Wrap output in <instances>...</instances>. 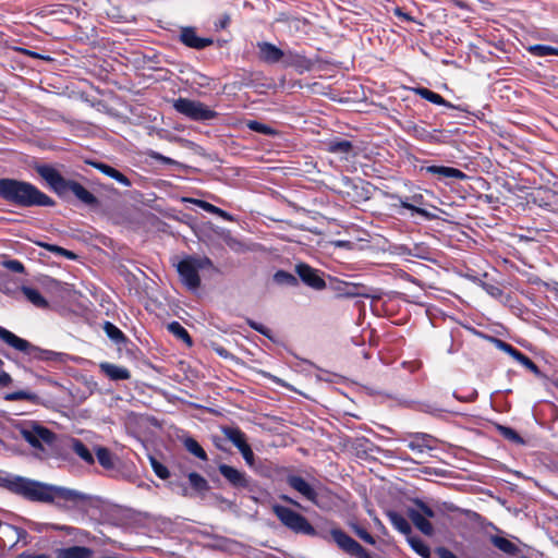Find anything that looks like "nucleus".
Masks as SVG:
<instances>
[{"mask_svg": "<svg viewBox=\"0 0 558 558\" xmlns=\"http://www.w3.org/2000/svg\"><path fill=\"white\" fill-rule=\"evenodd\" d=\"M3 486L11 493L20 495L32 501L56 502L65 506L66 502L75 506L86 499V496L75 489L54 486L29 480L22 476H10L3 480Z\"/></svg>", "mask_w": 558, "mask_h": 558, "instance_id": "1", "label": "nucleus"}, {"mask_svg": "<svg viewBox=\"0 0 558 558\" xmlns=\"http://www.w3.org/2000/svg\"><path fill=\"white\" fill-rule=\"evenodd\" d=\"M0 198L20 207L54 205L51 197L32 183L11 178L0 179Z\"/></svg>", "mask_w": 558, "mask_h": 558, "instance_id": "2", "label": "nucleus"}, {"mask_svg": "<svg viewBox=\"0 0 558 558\" xmlns=\"http://www.w3.org/2000/svg\"><path fill=\"white\" fill-rule=\"evenodd\" d=\"M38 174L47 181L51 189L60 196L72 192L75 197L87 206H97V197L86 190L81 183L64 179L58 170L50 166H41L37 168Z\"/></svg>", "mask_w": 558, "mask_h": 558, "instance_id": "3", "label": "nucleus"}, {"mask_svg": "<svg viewBox=\"0 0 558 558\" xmlns=\"http://www.w3.org/2000/svg\"><path fill=\"white\" fill-rule=\"evenodd\" d=\"M22 438L33 448L34 456L38 459H48L52 456L56 447L57 435L50 429L32 425L21 430Z\"/></svg>", "mask_w": 558, "mask_h": 558, "instance_id": "4", "label": "nucleus"}, {"mask_svg": "<svg viewBox=\"0 0 558 558\" xmlns=\"http://www.w3.org/2000/svg\"><path fill=\"white\" fill-rule=\"evenodd\" d=\"M0 339L15 350L24 352L31 360L46 362H59L62 360L61 353L36 347L3 327H0Z\"/></svg>", "mask_w": 558, "mask_h": 558, "instance_id": "5", "label": "nucleus"}, {"mask_svg": "<svg viewBox=\"0 0 558 558\" xmlns=\"http://www.w3.org/2000/svg\"><path fill=\"white\" fill-rule=\"evenodd\" d=\"M213 262L206 256H187L177 265V270L182 282L190 289L196 290L201 286L198 271L203 269H214Z\"/></svg>", "mask_w": 558, "mask_h": 558, "instance_id": "6", "label": "nucleus"}, {"mask_svg": "<svg viewBox=\"0 0 558 558\" xmlns=\"http://www.w3.org/2000/svg\"><path fill=\"white\" fill-rule=\"evenodd\" d=\"M272 511L279 521L292 532L311 536L316 535V530L308 520L294 510L284 506L275 505L272 506Z\"/></svg>", "mask_w": 558, "mask_h": 558, "instance_id": "7", "label": "nucleus"}, {"mask_svg": "<svg viewBox=\"0 0 558 558\" xmlns=\"http://www.w3.org/2000/svg\"><path fill=\"white\" fill-rule=\"evenodd\" d=\"M174 109L193 119V120H209L215 117V112L199 101L191 100L187 98H179L174 101Z\"/></svg>", "mask_w": 558, "mask_h": 558, "instance_id": "8", "label": "nucleus"}, {"mask_svg": "<svg viewBox=\"0 0 558 558\" xmlns=\"http://www.w3.org/2000/svg\"><path fill=\"white\" fill-rule=\"evenodd\" d=\"M332 539L347 554L356 558H371L369 554L351 536L339 529L330 532Z\"/></svg>", "mask_w": 558, "mask_h": 558, "instance_id": "9", "label": "nucleus"}, {"mask_svg": "<svg viewBox=\"0 0 558 558\" xmlns=\"http://www.w3.org/2000/svg\"><path fill=\"white\" fill-rule=\"evenodd\" d=\"M435 515L432 508L426 506L424 502L418 501L415 509L409 510V518L413 524L425 535L430 536L434 532L432 523L428 521L429 518Z\"/></svg>", "mask_w": 558, "mask_h": 558, "instance_id": "10", "label": "nucleus"}, {"mask_svg": "<svg viewBox=\"0 0 558 558\" xmlns=\"http://www.w3.org/2000/svg\"><path fill=\"white\" fill-rule=\"evenodd\" d=\"M287 483L305 499L310 500L319 508H324L323 502L319 500V493L303 477L299 475H289L287 476Z\"/></svg>", "mask_w": 558, "mask_h": 558, "instance_id": "11", "label": "nucleus"}, {"mask_svg": "<svg viewBox=\"0 0 558 558\" xmlns=\"http://www.w3.org/2000/svg\"><path fill=\"white\" fill-rule=\"evenodd\" d=\"M295 272L307 287L320 291L326 288V282L320 276V271L307 264L300 263L295 265Z\"/></svg>", "mask_w": 558, "mask_h": 558, "instance_id": "12", "label": "nucleus"}, {"mask_svg": "<svg viewBox=\"0 0 558 558\" xmlns=\"http://www.w3.org/2000/svg\"><path fill=\"white\" fill-rule=\"evenodd\" d=\"M390 198L399 202V205L396 203H392L391 204L392 208L397 209L398 207H401V208L411 210L412 214H418L426 218L430 217L429 213L426 209L421 207L424 204V197L422 194H414L404 199L396 194H392V195H390Z\"/></svg>", "mask_w": 558, "mask_h": 558, "instance_id": "13", "label": "nucleus"}, {"mask_svg": "<svg viewBox=\"0 0 558 558\" xmlns=\"http://www.w3.org/2000/svg\"><path fill=\"white\" fill-rule=\"evenodd\" d=\"M258 48V57L259 59L268 64H275L278 62H282L286 57V51L278 48L271 43L268 41H259L257 43Z\"/></svg>", "mask_w": 558, "mask_h": 558, "instance_id": "14", "label": "nucleus"}, {"mask_svg": "<svg viewBox=\"0 0 558 558\" xmlns=\"http://www.w3.org/2000/svg\"><path fill=\"white\" fill-rule=\"evenodd\" d=\"M220 474L234 487L246 488L250 486V480L247 475L228 464H220L218 466Z\"/></svg>", "mask_w": 558, "mask_h": 558, "instance_id": "15", "label": "nucleus"}, {"mask_svg": "<svg viewBox=\"0 0 558 558\" xmlns=\"http://www.w3.org/2000/svg\"><path fill=\"white\" fill-rule=\"evenodd\" d=\"M283 65L292 66L298 72L303 73L311 71L314 66V62L302 53L292 50H287L283 60Z\"/></svg>", "mask_w": 558, "mask_h": 558, "instance_id": "16", "label": "nucleus"}, {"mask_svg": "<svg viewBox=\"0 0 558 558\" xmlns=\"http://www.w3.org/2000/svg\"><path fill=\"white\" fill-rule=\"evenodd\" d=\"M180 38L184 45L195 49H203L213 44V39L198 37L191 27L183 28Z\"/></svg>", "mask_w": 558, "mask_h": 558, "instance_id": "17", "label": "nucleus"}, {"mask_svg": "<svg viewBox=\"0 0 558 558\" xmlns=\"http://www.w3.org/2000/svg\"><path fill=\"white\" fill-rule=\"evenodd\" d=\"M87 163L93 166L104 174L114 179L123 186H131V181L122 172L118 171L113 167L98 161H87Z\"/></svg>", "mask_w": 558, "mask_h": 558, "instance_id": "18", "label": "nucleus"}, {"mask_svg": "<svg viewBox=\"0 0 558 558\" xmlns=\"http://www.w3.org/2000/svg\"><path fill=\"white\" fill-rule=\"evenodd\" d=\"M101 372L111 380H126L131 377V373L126 367L111 364L108 362L99 365Z\"/></svg>", "mask_w": 558, "mask_h": 558, "instance_id": "19", "label": "nucleus"}, {"mask_svg": "<svg viewBox=\"0 0 558 558\" xmlns=\"http://www.w3.org/2000/svg\"><path fill=\"white\" fill-rule=\"evenodd\" d=\"M428 173L438 175L439 178H449L456 180H464L466 179V174L461 170L452 167L445 166H429L426 168Z\"/></svg>", "mask_w": 558, "mask_h": 558, "instance_id": "20", "label": "nucleus"}, {"mask_svg": "<svg viewBox=\"0 0 558 558\" xmlns=\"http://www.w3.org/2000/svg\"><path fill=\"white\" fill-rule=\"evenodd\" d=\"M183 202L192 203V204L201 207L202 209H204L207 213L218 215L219 217L223 218L227 221L233 220V217L229 213H227V211L220 209L219 207H216L215 205H213L208 202H205L203 199L184 197Z\"/></svg>", "mask_w": 558, "mask_h": 558, "instance_id": "21", "label": "nucleus"}, {"mask_svg": "<svg viewBox=\"0 0 558 558\" xmlns=\"http://www.w3.org/2000/svg\"><path fill=\"white\" fill-rule=\"evenodd\" d=\"M93 550L84 546H72L57 550V558H92Z\"/></svg>", "mask_w": 558, "mask_h": 558, "instance_id": "22", "label": "nucleus"}, {"mask_svg": "<svg viewBox=\"0 0 558 558\" xmlns=\"http://www.w3.org/2000/svg\"><path fill=\"white\" fill-rule=\"evenodd\" d=\"M434 438L427 434H416L413 439L408 444V447L415 452L423 453L426 450H433L434 446L430 445Z\"/></svg>", "mask_w": 558, "mask_h": 558, "instance_id": "23", "label": "nucleus"}, {"mask_svg": "<svg viewBox=\"0 0 558 558\" xmlns=\"http://www.w3.org/2000/svg\"><path fill=\"white\" fill-rule=\"evenodd\" d=\"M95 454L99 464L104 469L113 470L116 468L118 459L108 448L98 446L95 449Z\"/></svg>", "mask_w": 558, "mask_h": 558, "instance_id": "24", "label": "nucleus"}, {"mask_svg": "<svg viewBox=\"0 0 558 558\" xmlns=\"http://www.w3.org/2000/svg\"><path fill=\"white\" fill-rule=\"evenodd\" d=\"M71 449L88 465L95 463V458L92 451L77 438L70 439Z\"/></svg>", "mask_w": 558, "mask_h": 558, "instance_id": "25", "label": "nucleus"}, {"mask_svg": "<svg viewBox=\"0 0 558 558\" xmlns=\"http://www.w3.org/2000/svg\"><path fill=\"white\" fill-rule=\"evenodd\" d=\"M492 544L497 547L499 550L504 551L507 555L515 556L519 553V547L502 536L493 535L490 537Z\"/></svg>", "mask_w": 558, "mask_h": 558, "instance_id": "26", "label": "nucleus"}, {"mask_svg": "<svg viewBox=\"0 0 558 558\" xmlns=\"http://www.w3.org/2000/svg\"><path fill=\"white\" fill-rule=\"evenodd\" d=\"M25 298L36 307L38 308H48V301L34 288L23 286L21 288Z\"/></svg>", "mask_w": 558, "mask_h": 558, "instance_id": "27", "label": "nucleus"}, {"mask_svg": "<svg viewBox=\"0 0 558 558\" xmlns=\"http://www.w3.org/2000/svg\"><path fill=\"white\" fill-rule=\"evenodd\" d=\"M387 517L396 530H398L400 533L404 535L410 536L411 525L402 514L396 511H389L387 513Z\"/></svg>", "mask_w": 558, "mask_h": 558, "instance_id": "28", "label": "nucleus"}, {"mask_svg": "<svg viewBox=\"0 0 558 558\" xmlns=\"http://www.w3.org/2000/svg\"><path fill=\"white\" fill-rule=\"evenodd\" d=\"M414 92L416 95L421 96L423 99L430 101L435 105L451 107V105L447 100H445L439 94H437L428 88L417 87L414 89Z\"/></svg>", "mask_w": 558, "mask_h": 558, "instance_id": "29", "label": "nucleus"}, {"mask_svg": "<svg viewBox=\"0 0 558 558\" xmlns=\"http://www.w3.org/2000/svg\"><path fill=\"white\" fill-rule=\"evenodd\" d=\"M327 145L328 151L332 154L348 155L353 149L352 143L345 140H332Z\"/></svg>", "mask_w": 558, "mask_h": 558, "instance_id": "30", "label": "nucleus"}, {"mask_svg": "<svg viewBox=\"0 0 558 558\" xmlns=\"http://www.w3.org/2000/svg\"><path fill=\"white\" fill-rule=\"evenodd\" d=\"M222 433L235 447L247 440L246 435L238 427H223Z\"/></svg>", "mask_w": 558, "mask_h": 558, "instance_id": "31", "label": "nucleus"}, {"mask_svg": "<svg viewBox=\"0 0 558 558\" xmlns=\"http://www.w3.org/2000/svg\"><path fill=\"white\" fill-rule=\"evenodd\" d=\"M168 330L178 339L184 341L189 345L192 344V339L187 330L178 322H172L168 325Z\"/></svg>", "mask_w": 558, "mask_h": 558, "instance_id": "32", "label": "nucleus"}, {"mask_svg": "<svg viewBox=\"0 0 558 558\" xmlns=\"http://www.w3.org/2000/svg\"><path fill=\"white\" fill-rule=\"evenodd\" d=\"M527 51L535 57L558 56V48L547 45H533Z\"/></svg>", "mask_w": 558, "mask_h": 558, "instance_id": "33", "label": "nucleus"}, {"mask_svg": "<svg viewBox=\"0 0 558 558\" xmlns=\"http://www.w3.org/2000/svg\"><path fill=\"white\" fill-rule=\"evenodd\" d=\"M104 331L116 343H121L125 341V337L123 332L112 323L106 322L104 324Z\"/></svg>", "mask_w": 558, "mask_h": 558, "instance_id": "34", "label": "nucleus"}, {"mask_svg": "<svg viewBox=\"0 0 558 558\" xmlns=\"http://www.w3.org/2000/svg\"><path fill=\"white\" fill-rule=\"evenodd\" d=\"M408 542L412 549L424 558H428L430 555L429 547L420 538L414 536H408Z\"/></svg>", "mask_w": 558, "mask_h": 558, "instance_id": "35", "label": "nucleus"}, {"mask_svg": "<svg viewBox=\"0 0 558 558\" xmlns=\"http://www.w3.org/2000/svg\"><path fill=\"white\" fill-rule=\"evenodd\" d=\"M185 448L195 457L199 458L201 460H207V454L205 450L201 447V445L193 438H187L184 441Z\"/></svg>", "mask_w": 558, "mask_h": 558, "instance_id": "36", "label": "nucleus"}, {"mask_svg": "<svg viewBox=\"0 0 558 558\" xmlns=\"http://www.w3.org/2000/svg\"><path fill=\"white\" fill-rule=\"evenodd\" d=\"M189 481L191 486L197 492H206L209 488L208 482L198 473H190Z\"/></svg>", "mask_w": 558, "mask_h": 558, "instance_id": "37", "label": "nucleus"}, {"mask_svg": "<svg viewBox=\"0 0 558 558\" xmlns=\"http://www.w3.org/2000/svg\"><path fill=\"white\" fill-rule=\"evenodd\" d=\"M38 245L41 246V247H45L49 252H52V253H56L58 255L64 256L68 259H75L76 258V255L73 252L68 251V250H65V248H63L61 246L53 245V244H48V243H41V242H39Z\"/></svg>", "mask_w": 558, "mask_h": 558, "instance_id": "38", "label": "nucleus"}, {"mask_svg": "<svg viewBox=\"0 0 558 558\" xmlns=\"http://www.w3.org/2000/svg\"><path fill=\"white\" fill-rule=\"evenodd\" d=\"M275 281L280 284H287V286H298V279L292 274L279 270L275 274Z\"/></svg>", "mask_w": 558, "mask_h": 558, "instance_id": "39", "label": "nucleus"}, {"mask_svg": "<svg viewBox=\"0 0 558 558\" xmlns=\"http://www.w3.org/2000/svg\"><path fill=\"white\" fill-rule=\"evenodd\" d=\"M7 400H9V401L28 400V401L35 402L38 400V397L31 391L20 390V391H14V392L9 393L7 396Z\"/></svg>", "mask_w": 558, "mask_h": 558, "instance_id": "40", "label": "nucleus"}, {"mask_svg": "<svg viewBox=\"0 0 558 558\" xmlns=\"http://www.w3.org/2000/svg\"><path fill=\"white\" fill-rule=\"evenodd\" d=\"M492 341L493 343L495 344V347L506 353H508L509 355H511L514 360H517L518 357V354H520L521 352L518 351L517 349H514L511 344L500 340V339H497V338H492Z\"/></svg>", "mask_w": 558, "mask_h": 558, "instance_id": "41", "label": "nucleus"}, {"mask_svg": "<svg viewBox=\"0 0 558 558\" xmlns=\"http://www.w3.org/2000/svg\"><path fill=\"white\" fill-rule=\"evenodd\" d=\"M247 128L254 132L266 134V135H274L276 134V131L272 130L270 126L260 123L258 121H248L246 123Z\"/></svg>", "mask_w": 558, "mask_h": 558, "instance_id": "42", "label": "nucleus"}, {"mask_svg": "<svg viewBox=\"0 0 558 558\" xmlns=\"http://www.w3.org/2000/svg\"><path fill=\"white\" fill-rule=\"evenodd\" d=\"M1 265L13 272L23 274L25 271L24 265L17 259H3Z\"/></svg>", "mask_w": 558, "mask_h": 558, "instance_id": "43", "label": "nucleus"}, {"mask_svg": "<svg viewBox=\"0 0 558 558\" xmlns=\"http://www.w3.org/2000/svg\"><path fill=\"white\" fill-rule=\"evenodd\" d=\"M150 464L158 477H160L161 480H166L169 477L170 473L168 469L159 461H157L155 458H150Z\"/></svg>", "mask_w": 558, "mask_h": 558, "instance_id": "44", "label": "nucleus"}, {"mask_svg": "<svg viewBox=\"0 0 558 558\" xmlns=\"http://www.w3.org/2000/svg\"><path fill=\"white\" fill-rule=\"evenodd\" d=\"M515 361H518L521 365H523L524 367H526L534 374H536V375L539 374V369H538L537 365L530 357L524 355L523 353L518 354V357Z\"/></svg>", "mask_w": 558, "mask_h": 558, "instance_id": "45", "label": "nucleus"}, {"mask_svg": "<svg viewBox=\"0 0 558 558\" xmlns=\"http://www.w3.org/2000/svg\"><path fill=\"white\" fill-rule=\"evenodd\" d=\"M353 531L365 543L371 544V545L375 544V538L364 527L354 525Z\"/></svg>", "mask_w": 558, "mask_h": 558, "instance_id": "46", "label": "nucleus"}, {"mask_svg": "<svg viewBox=\"0 0 558 558\" xmlns=\"http://www.w3.org/2000/svg\"><path fill=\"white\" fill-rule=\"evenodd\" d=\"M146 155L151 158V159H155L157 161H161L162 163H166V165H178V162L169 157H166L155 150H147Z\"/></svg>", "mask_w": 558, "mask_h": 558, "instance_id": "47", "label": "nucleus"}, {"mask_svg": "<svg viewBox=\"0 0 558 558\" xmlns=\"http://www.w3.org/2000/svg\"><path fill=\"white\" fill-rule=\"evenodd\" d=\"M247 324L251 328H253L254 330L258 331L259 333L266 336L267 338L271 337L270 330L268 328H266L264 325L256 323L252 319H247Z\"/></svg>", "mask_w": 558, "mask_h": 558, "instance_id": "48", "label": "nucleus"}, {"mask_svg": "<svg viewBox=\"0 0 558 558\" xmlns=\"http://www.w3.org/2000/svg\"><path fill=\"white\" fill-rule=\"evenodd\" d=\"M245 463L250 466V468H254L255 465V454L251 448V446L245 449V450H242L241 452Z\"/></svg>", "mask_w": 558, "mask_h": 558, "instance_id": "49", "label": "nucleus"}, {"mask_svg": "<svg viewBox=\"0 0 558 558\" xmlns=\"http://www.w3.org/2000/svg\"><path fill=\"white\" fill-rule=\"evenodd\" d=\"M502 430V435L508 438V439H511L513 441H517V442H522V439L521 437L518 435V433L515 430H513L512 428H509V427H502L501 428Z\"/></svg>", "mask_w": 558, "mask_h": 558, "instance_id": "50", "label": "nucleus"}, {"mask_svg": "<svg viewBox=\"0 0 558 558\" xmlns=\"http://www.w3.org/2000/svg\"><path fill=\"white\" fill-rule=\"evenodd\" d=\"M436 554L438 555L439 558H458L451 550L445 547H439L436 550Z\"/></svg>", "mask_w": 558, "mask_h": 558, "instance_id": "51", "label": "nucleus"}, {"mask_svg": "<svg viewBox=\"0 0 558 558\" xmlns=\"http://www.w3.org/2000/svg\"><path fill=\"white\" fill-rule=\"evenodd\" d=\"M413 131L415 135L420 138H427L429 136V133L423 128L414 126Z\"/></svg>", "mask_w": 558, "mask_h": 558, "instance_id": "52", "label": "nucleus"}, {"mask_svg": "<svg viewBox=\"0 0 558 558\" xmlns=\"http://www.w3.org/2000/svg\"><path fill=\"white\" fill-rule=\"evenodd\" d=\"M395 14L399 17L407 20V21H412V17L409 14L404 13L400 8L395 9Z\"/></svg>", "mask_w": 558, "mask_h": 558, "instance_id": "53", "label": "nucleus"}, {"mask_svg": "<svg viewBox=\"0 0 558 558\" xmlns=\"http://www.w3.org/2000/svg\"><path fill=\"white\" fill-rule=\"evenodd\" d=\"M280 499H282L283 501H286V502H288V504H291V505H293V506H295V507H301V505H300L298 501H295L294 499L290 498V497H289V496H287V495H281V496H280Z\"/></svg>", "mask_w": 558, "mask_h": 558, "instance_id": "54", "label": "nucleus"}, {"mask_svg": "<svg viewBox=\"0 0 558 558\" xmlns=\"http://www.w3.org/2000/svg\"><path fill=\"white\" fill-rule=\"evenodd\" d=\"M250 447V445L247 444V440H245L244 442H242L241 445L236 446L238 450L240 451V453L242 452V450H245Z\"/></svg>", "mask_w": 558, "mask_h": 558, "instance_id": "55", "label": "nucleus"}, {"mask_svg": "<svg viewBox=\"0 0 558 558\" xmlns=\"http://www.w3.org/2000/svg\"><path fill=\"white\" fill-rule=\"evenodd\" d=\"M22 558H50V557L47 555H27V556H22Z\"/></svg>", "mask_w": 558, "mask_h": 558, "instance_id": "56", "label": "nucleus"}, {"mask_svg": "<svg viewBox=\"0 0 558 558\" xmlns=\"http://www.w3.org/2000/svg\"><path fill=\"white\" fill-rule=\"evenodd\" d=\"M56 529L58 530H62V531H65L66 533H71V531L73 530L72 527L70 526H56Z\"/></svg>", "mask_w": 558, "mask_h": 558, "instance_id": "57", "label": "nucleus"}, {"mask_svg": "<svg viewBox=\"0 0 558 558\" xmlns=\"http://www.w3.org/2000/svg\"><path fill=\"white\" fill-rule=\"evenodd\" d=\"M555 387L558 389V380L554 383Z\"/></svg>", "mask_w": 558, "mask_h": 558, "instance_id": "58", "label": "nucleus"}, {"mask_svg": "<svg viewBox=\"0 0 558 558\" xmlns=\"http://www.w3.org/2000/svg\"><path fill=\"white\" fill-rule=\"evenodd\" d=\"M28 53H29L31 56H33V57H37V54H36V53H33V52H28Z\"/></svg>", "mask_w": 558, "mask_h": 558, "instance_id": "59", "label": "nucleus"}, {"mask_svg": "<svg viewBox=\"0 0 558 558\" xmlns=\"http://www.w3.org/2000/svg\"><path fill=\"white\" fill-rule=\"evenodd\" d=\"M217 352L222 355L223 350H217Z\"/></svg>", "mask_w": 558, "mask_h": 558, "instance_id": "60", "label": "nucleus"}]
</instances>
